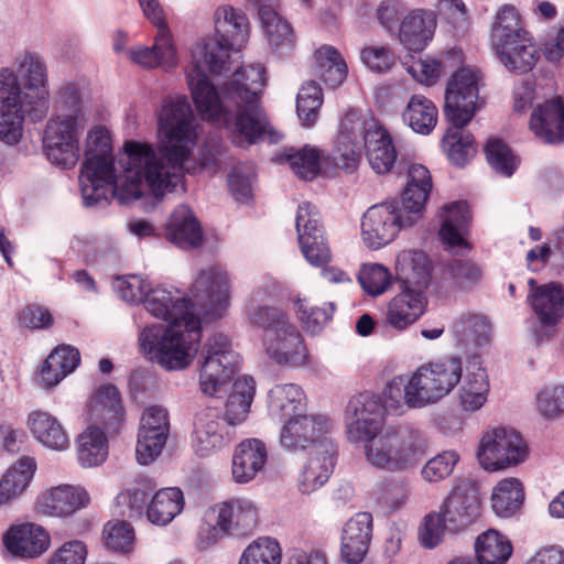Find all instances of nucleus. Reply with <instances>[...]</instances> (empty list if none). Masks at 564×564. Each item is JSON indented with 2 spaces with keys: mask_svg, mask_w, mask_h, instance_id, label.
I'll use <instances>...</instances> for the list:
<instances>
[{
  "mask_svg": "<svg viewBox=\"0 0 564 564\" xmlns=\"http://www.w3.org/2000/svg\"><path fill=\"white\" fill-rule=\"evenodd\" d=\"M193 121L186 97H180L165 102L159 113L158 151L162 159L151 144L134 140L126 141L118 154V174L113 156H86L79 176L85 204H108L116 193L122 200L138 199L143 182L156 198L175 191L184 177V163L196 145Z\"/></svg>",
  "mask_w": 564,
  "mask_h": 564,
  "instance_id": "f257e3e1",
  "label": "nucleus"
},
{
  "mask_svg": "<svg viewBox=\"0 0 564 564\" xmlns=\"http://www.w3.org/2000/svg\"><path fill=\"white\" fill-rule=\"evenodd\" d=\"M143 303L147 311L170 325L144 327L139 335L141 351L166 370L188 367L202 339L200 319L192 312V301L155 288L149 290Z\"/></svg>",
  "mask_w": 564,
  "mask_h": 564,
  "instance_id": "f03ea898",
  "label": "nucleus"
},
{
  "mask_svg": "<svg viewBox=\"0 0 564 564\" xmlns=\"http://www.w3.org/2000/svg\"><path fill=\"white\" fill-rule=\"evenodd\" d=\"M19 73L23 95L14 72L0 69V140L9 145L22 138L25 115L41 120L48 109V79L43 58L37 53H26L19 64Z\"/></svg>",
  "mask_w": 564,
  "mask_h": 564,
  "instance_id": "7ed1b4c3",
  "label": "nucleus"
},
{
  "mask_svg": "<svg viewBox=\"0 0 564 564\" xmlns=\"http://www.w3.org/2000/svg\"><path fill=\"white\" fill-rule=\"evenodd\" d=\"M362 145L367 161L377 174L392 172L398 152L388 129L376 118L350 110L340 120L329 159L335 167L352 173L359 165Z\"/></svg>",
  "mask_w": 564,
  "mask_h": 564,
  "instance_id": "20e7f679",
  "label": "nucleus"
},
{
  "mask_svg": "<svg viewBox=\"0 0 564 564\" xmlns=\"http://www.w3.org/2000/svg\"><path fill=\"white\" fill-rule=\"evenodd\" d=\"M227 83L234 84L239 95L236 100L238 108L229 117L230 127L243 135H252L256 144L263 141L278 143L280 134L261 102V89L265 84L264 67L260 64L242 66Z\"/></svg>",
  "mask_w": 564,
  "mask_h": 564,
  "instance_id": "39448f33",
  "label": "nucleus"
},
{
  "mask_svg": "<svg viewBox=\"0 0 564 564\" xmlns=\"http://www.w3.org/2000/svg\"><path fill=\"white\" fill-rule=\"evenodd\" d=\"M187 83L195 108L204 121L221 128L228 140L237 148L248 149L256 145L252 135L238 132L229 124L230 113L238 108L237 94L234 84L227 82L217 90L199 65H194L187 73Z\"/></svg>",
  "mask_w": 564,
  "mask_h": 564,
  "instance_id": "423d86ee",
  "label": "nucleus"
},
{
  "mask_svg": "<svg viewBox=\"0 0 564 564\" xmlns=\"http://www.w3.org/2000/svg\"><path fill=\"white\" fill-rule=\"evenodd\" d=\"M90 419L101 427H88L78 438V460L84 467L101 464L108 454L105 433H117L123 422V408L115 384L101 386L90 405Z\"/></svg>",
  "mask_w": 564,
  "mask_h": 564,
  "instance_id": "0eeeda50",
  "label": "nucleus"
},
{
  "mask_svg": "<svg viewBox=\"0 0 564 564\" xmlns=\"http://www.w3.org/2000/svg\"><path fill=\"white\" fill-rule=\"evenodd\" d=\"M365 441V454L370 465L388 471H402L424 454L425 443L416 430L397 427L375 433Z\"/></svg>",
  "mask_w": 564,
  "mask_h": 564,
  "instance_id": "6e6552de",
  "label": "nucleus"
},
{
  "mask_svg": "<svg viewBox=\"0 0 564 564\" xmlns=\"http://www.w3.org/2000/svg\"><path fill=\"white\" fill-rule=\"evenodd\" d=\"M214 20L215 36L204 43L202 52L208 70L220 75L230 70V52L248 41L250 24L247 15L231 6L217 8Z\"/></svg>",
  "mask_w": 564,
  "mask_h": 564,
  "instance_id": "1a4fd4ad",
  "label": "nucleus"
},
{
  "mask_svg": "<svg viewBox=\"0 0 564 564\" xmlns=\"http://www.w3.org/2000/svg\"><path fill=\"white\" fill-rule=\"evenodd\" d=\"M208 529H202L200 539L208 545L224 536L246 538L258 527L259 514L256 506L242 498H234L213 506L206 513Z\"/></svg>",
  "mask_w": 564,
  "mask_h": 564,
  "instance_id": "9d476101",
  "label": "nucleus"
},
{
  "mask_svg": "<svg viewBox=\"0 0 564 564\" xmlns=\"http://www.w3.org/2000/svg\"><path fill=\"white\" fill-rule=\"evenodd\" d=\"M202 357L200 390L206 395H217L238 371L240 357L232 349L230 339L224 334H215L207 339Z\"/></svg>",
  "mask_w": 564,
  "mask_h": 564,
  "instance_id": "9b49d317",
  "label": "nucleus"
},
{
  "mask_svg": "<svg viewBox=\"0 0 564 564\" xmlns=\"http://www.w3.org/2000/svg\"><path fill=\"white\" fill-rule=\"evenodd\" d=\"M333 422L324 414L301 413L284 421L279 435L280 446L289 453H303L334 443L329 437Z\"/></svg>",
  "mask_w": 564,
  "mask_h": 564,
  "instance_id": "f8f14e48",
  "label": "nucleus"
},
{
  "mask_svg": "<svg viewBox=\"0 0 564 564\" xmlns=\"http://www.w3.org/2000/svg\"><path fill=\"white\" fill-rule=\"evenodd\" d=\"M482 79L476 67L463 66L447 80L444 116L447 121L468 124L478 110L479 83Z\"/></svg>",
  "mask_w": 564,
  "mask_h": 564,
  "instance_id": "ddd939ff",
  "label": "nucleus"
},
{
  "mask_svg": "<svg viewBox=\"0 0 564 564\" xmlns=\"http://www.w3.org/2000/svg\"><path fill=\"white\" fill-rule=\"evenodd\" d=\"M398 202L373 205L364 214L361 220L362 240L367 247L378 250L391 242L403 229L411 227L415 217Z\"/></svg>",
  "mask_w": 564,
  "mask_h": 564,
  "instance_id": "4468645a",
  "label": "nucleus"
},
{
  "mask_svg": "<svg viewBox=\"0 0 564 564\" xmlns=\"http://www.w3.org/2000/svg\"><path fill=\"white\" fill-rule=\"evenodd\" d=\"M84 121L75 116L51 118L44 131L43 144L47 159L57 166L72 169L79 160V137Z\"/></svg>",
  "mask_w": 564,
  "mask_h": 564,
  "instance_id": "2eb2a0df",
  "label": "nucleus"
},
{
  "mask_svg": "<svg viewBox=\"0 0 564 564\" xmlns=\"http://www.w3.org/2000/svg\"><path fill=\"white\" fill-rule=\"evenodd\" d=\"M525 456L527 446L520 433L506 427L485 433L477 452L479 464L488 471L517 466Z\"/></svg>",
  "mask_w": 564,
  "mask_h": 564,
  "instance_id": "dca6fc26",
  "label": "nucleus"
},
{
  "mask_svg": "<svg viewBox=\"0 0 564 564\" xmlns=\"http://www.w3.org/2000/svg\"><path fill=\"white\" fill-rule=\"evenodd\" d=\"M230 279L226 270L212 265L202 270L192 284V302L206 319H218L230 305Z\"/></svg>",
  "mask_w": 564,
  "mask_h": 564,
  "instance_id": "f3484780",
  "label": "nucleus"
},
{
  "mask_svg": "<svg viewBox=\"0 0 564 564\" xmlns=\"http://www.w3.org/2000/svg\"><path fill=\"white\" fill-rule=\"evenodd\" d=\"M299 243L305 259L315 267L330 261L332 254L316 206L305 202L299 205L295 218Z\"/></svg>",
  "mask_w": 564,
  "mask_h": 564,
  "instance_id": "a211bd4d",
  "label": "nucleus"
},
{
  "mask_svg": "<svg viewBox=\"0 0 564 564\" xmlns=\"http://www.w3.org/2000/svg\"><path fill=\"white\" fill-rule=\"evenodd\" d=\"M424 406L447 395L460 381V358L452 357L420 367L414 372Z\"/></svg>",
  "mask_w": 564,
  "mask_h": 564,
  "instance_id": "6ab92c4d",
  "label": "nucleus"
},
{
  "mask_svg": "<svg viewBox=\"0 0 564 564\" xmlns=\"http://www.w3.org/2000/svg\"><path fill=\"white\" fill-rule=\"evenodd\" d=\"M170 433V417L166 409L152 405L144 410L138 440L135 457L139 464L149 465L155 460L163 451Z\"/></svg>",
  "mask_w": 564,
  "mask_h": 564,
  "instance_id": "aec40b11",
  "label": "nucleus"
},
{
  "mask_svg": "<svg viewBox=\"0 0 564 564\" xmlns=\"http://www.w3.org/2000/svg\"><path fill=\"white\" fill-rule=\"evenodd\" d=\"M481 500L474 484L460 480L455 484L443 501L440 512L447 530L459 532L473 524L480 516Z\"/></svg>",
  "mask_w": 564,
  "mask_h": 564,
  "instance_id": "412c9836",
  "label": "nucleus"
},
{
  "mask_svg": "<svg viewBox=\"0 0 564 564\" xmlns=\"http://www.w3.org/2000/svg\"><path fill=\"white\" fill-rule=\"evenodd\" d=\"M347 409L354 415L348 432L356 434L357 441L379 432L386 413L390 412L380 395L368 391L354 397Z\"/></svg>",
  "mask_w": 564,
  "mask_h": 564,
  "instance_id": "4be33fe9",
  "label": "nucleus"
},
{
  "mask_svg": "<svg viewBox=\"0 0 564 564\" xmlns=\"http://www.w3.org/2000/svg\"><path fill=\"white\" fill-rule=\"evenodd\" d=\"M4 550L13 558H36L50 546L48 532L35 523L12 524L3 534Z\"/></svg>",
  "mask_w": 564,
  "mask_h": 564,
  "instance_id": "5701e85b",
  "label": "nucleus"
},
{
  "mask_svg": "<svg viewBox=\"0 0 564 564\" xmlns=\"http://www.w3.org/2000/svg\"><path fill=\"white\" fill-rule=\"evenodd\" d=\"M442 224L438 230V238L446 250L455 249L471 250V245L466 236L471 226V213L469 205L465 200L452 202L445 204L438 214Z\"/></svg>",
  "mask_w": 564,
  "mask_h": 564,
  "instance_id": "b1692460",
  "label": "nucleus"
},
{
  "mask_svg": "<svg viewBox=\"0 0 564 564\" xmlns=\"http://www.w3.org/2000/svg\"><path fill=\"white\" fill-rule=\"evenodd\" d=\"M529 302L541 325L547 328L543 333L535 330L539 345L544 338H550L564 315V290L553 283L539 286L529 295Z\"/></svg>",
  "mask_w": 564,
  "mask_h": 564,
  "instance_id": "393cba45",
  "label": "nucleus"
},
{
  "mask_svg": "<svg viewBox=\"0 0 564 564\" xmlns=\"http://www.w3.org/2000/svg\"><path fill=\"white\" fill-rule=\"evenodd\" d=\"M530 130L544 143L564 142V101L554 97L539 105L530 117Z\"/></svg>",
  "mask_w": 564,
  "mask_h": 564,
  "instance_id": "a878e982",
  "label": "nucleus"
},
{
  "mask_svg": "<svg viewBox=\"0 0 564 564\" xmlns=\"http://www.w3.org/2000/svg\"><path fill=\"white\" fill-rule=\"evenodd\" d=\"M427 297L423 291L405 286L392 297L387 307L386 323L397 330L414 324L426 311Z\"/></svg>",
  "mask_w": 564,
  "mask_h": 564,
  "instance_id": "bb28decb",
  "label": "nucleus"
},
{
  "mask_svg": "<svg viewBox=\"0 0 564 564\" xmlns=\"http://www.w3.org/2000/svg\"><path fill=\"white\" fill-rule=\"evenodd\" d=\"M372 514L358 512L345 524L341 534V555L348 564H359L366 556L372 535Z\"/></svg>",
  "mask_w": 564,
  "mask_h": 564,
  "instance_id": "cd10ccee",
  "label": "nucleus"
},
{
  "mask_svg": "<svg viewBox=\"0 0 564 564\" xmlns=\"http://www.w3.org/2000/svg\"><path fill=\"white\" fill-rule=\"evenodd\" d=\"M90 497L82 488L72 485H61L44 492L39 499L43 513L53 517H68L89 505Z\"/></svg>",
  "mask_w": 564,
  "mask_h": 564,
  "instance_id": "c85d7f7f",
  "label": "nucleus"
},
{
  "mask_svg": "<svg viewBox=\"0 0 564 564\" xmlns=\"http://www.w3.org/2000/svg\"><path fill=\"white\" fill-rule=\"evenodd\" d=\"M268 459L265 444L258 438L240 442L232 455L231 473L236 482L247 484L261 471Z\"/></svg>",
  "mask_w": 564,
  "mask_h": 564,
  "instance_id": "c756f323",
  "label": "nucleus"
},
{
  "mask_svg": "<svg viewBox=\"0 0 564 564\" xmlns=\"http://www.w3.org/2000/svg\"><path fill=\"white\" fill-rule=\"evenodd\" d=\"M267 355L278 365L300 367L307 360L304 339L295 325L263 344Z\"/></svg>",
  "mask_w": 564,
  "mask_h": 564,
  "instance_id": "7c9ffc66",
  "label": "nucleus"
},
{
  "mask_svg": "<svg viewBox=\"0 0 564 564\" xmlns=\"http://www.w3.org/2000/svg\"><path fill=\"white\" fill-rule=\"evenodd\" d=\"M337 455V445L326 443V447L313 451L299 479V489L310 494L322 487L333 473Z\"/></svg>",
  "mask_w": 564,
  "mask_h": 564,
  "instance_id": "2f4dec72",
  "label": "nucleus"
},
{
  "mask_svg": "<svg viewBox=\"0 0 564 564\" xmlns=\"http://www.w3.org/2000/svg\"><path fill=\"white\" fill-rule=\"evenodd\" d=\"M194 447L199 456H208L225 445L221 415L217 408H205L194 421Z\"/></svg>",
  "mask_w": 564,
  "mask_h": 564,
  "instance_id": "473e14b6",
  "label": "nucleus"
},
{
  "mask_svg": "<svg viewBox=\"0 0 564 564\" xmlns=\"http://www.w3.org/2000/svg\"><path fill=\"white\" fill-rule=\"evenodd\" d=\"M433 262L422 250H403L395 259L397 279L405 286L426 288L430 284Z\"/></svg>",
  "mask_w": 564,
  "mask_h": 564,
  "instance_id": "72a5a7b5",
  "label": "nucleus"
},
{
  "mask_svg": "<svg viewBox=\"0 0 564 564\" xmlns=\"http://www.w3.org/2000/svg\"><path fill=\"white\" fill-rule=\"evenodd\" d=\"M436 21L432 13L422 10L412 11L400 24L399 39L411 52H421L432 40Z\"/></svg>",
  "mask_w": 564,
  "mask_h": 564,
  "instance_id": "f704fd0d",
  "label": "nucleus"
},
{
  "mask_svg": "<svg viewBox=\"0 0 564 564\" xmlns=\"http://www.w3.org/2000/svg\"><path fill=\"white\" fill-rule=\"evenodd\" d=\"M167 239L181 248L192 249L203 241L200 224L186 206H178L170 217L166 228Z\"/></svg>",
  "mask_w": 564,
  "mask_h": 564,
  "instance_id": "c9c22d12",
  "label": "nucleus"
},
{
  "mask_svg": "<svg viewBox=\"0 0 564 564\" xmlns=\"http://www.w3.org/2000/svg\"><path fill=\"white\" fill-rule=\"evenodd\" d=\"M80 362L78 349L68 346H57L45 359L40 371V383L52 388L72 373Z\"/></svg>",
  "mask_w": 564,
  "mask_h": 564,
  "instance_id": "e433bc0d",
  "label": "nucleus"
},
{
  "mask_svg": "<svg viewBox=\"0 0 564 564\" xmlns=\"http://www.w3.org/2000/svg\"><path fill=\"white\" fill-rule=\"evenodd\" d=\"M306 406L303 389L295 383L275 384L268 393V409L272 416L288 420L301 414Z\"/></svg>",
  "mask_w": 564,
  "mask_h": 564,
  "instance_id": "4c0bfd02",
  "label": "nucleus"
},
{
  "mask_svg": "<svg viewBox=\"0 0 564 564\" xmlns=\"http://www.w3.org/2000/svg\"><path fill=\"white\" fill-rule=\"evenodd\" d=\"M448 122L451 126L446 129L442 139L443 151L452 164L464 167L477 152L475 138L464 130L467 124L456 121Z\"/></svg>",
  "mask_w": 564,
  "mask_h": 564,
  "instance_id": "58836bf2",
  "label": "nucleus"
},
{
  "mask_svg": "<svg viewBox=\"0 0 564 564\" xmlns=\"http://www.w3.org/2000/svg\"><path fill=\"white\" fill-rule=\"evenodd\" d=\"M432 176L422 164H411L408 169V182L402 193V207L416 215L422 212L432 191Z\"/></svg>",
  "mask_w": 564,
  "mask_h": 564,
  "instance_id": "ea45409f",
  "label": "nucleus"
},
{
  "mask_svg": "<svg viewBox=\"0 0 564 564\" xmlns=\"http://www.w3.org/2000/svg\"><path fill=\"white\" fill-rule=\"evenodd\" d=\"M252 327L262 330V344L273 339L294 324L289 314L278 306L256 305L247 311Z\"/></svg>",
  "mask_w": 564,
  "mask_h": 564,
  "instance_id": "a19ab883",
  "label": "nucleus"
},
{
  "mask_svg": "<svg viewBox=\"0 0 564 564\" xmlns=\"http://www.w3.org/2000/svg\"><path fill=\"white\" fill-rule=\"evenodd\" d=\"M497 53L502 65L517 74L530 72L540 58L539 50L530 35L498 48Z\"/></svg>",
  "mask_w": 564,
  "mask_h": 564,
  "instance_id": "79ce46f5",
  "label": "nucleus"
},
{
  "mask_svg": "<svg viewBox=\"0 0 564 564\" xmlns=\"http://www.w3.org/2000/svg\"><path fill=\"white\" fill-rule=\"evenodd\" d=\"M383 394V402L389 411L397 412L404 404L410 409L424 406L414 372L410 377L401 375L392 378L387 383Z\"/></svg>",
  "mask_w": 564,
  "mask_h": 564,
  "instance_id": "37998d69",
  "label": "nucleus"
},
{
  "mask_svg": "<svg viewBox=\"0 0 564 564\" xmlns=\"http://www.w3.org/2000/svg\"><path fill=\"white\" fill-rule=\"evenodd\" d=\"M131 58L134 63L149 68L174 66L176 64V53L169 28L158 30L153 46L132 51Z\"/></svg>",
  "mask_w": 564,
  "mask_h": 564,
  "instance_id": "c03bdc74",
  "label": "nucleus"
},
{
  "mask_svg": "<svg viewBox=\"0 0 564 564\" xmlns=\"http://www.w3.org/2000/svg\"><path fill=\"white\" fill-rule=\"evenodd\" d=\"M314 75L330 87L337 88L347 77L348 67L340 53L330 45H324L314 53Z\"/></svg>",
  "mask_w": 564,
  "mask_h": 564,
  "instance_id": "a18cd8bd",
  "label": "nucleus"
},
{
  "mask_svg": "<svg viewBox=\"0 0 564 564\" xmlns=\"http://www.w3.org/2000/svg\"><path fill=\"white\" fill-rule=\"evenodd\" d=\"M29 427L34 437L48 448L63 451L69 438L59 421L47 412L34 411L29 415Z\"/></svg>",
  "mask_w": 564,
  "mask_h": 564,
  "instance_id": "49530a36",
  "label": "nucleus"
},
{
  "mask_svg": "<svg viewBox=\"0 0 564 564\" xmlns=\"http://www.w3.org/2000/svg\"><path fill=\"white\" fill-rule=\"evenodd\" d=\"M36 470V462L29 456L21 457L0 479V505L19 497L30 485Z\"/></svg>",
  "mask_w": 564,
  "mask_h": 564,
  "instance_id": "de8ad7c7",
  "label": "nucleus"
},
{
  "mask_svg": "<svg viewBox=\"0 0 564 564\" xmlns=\"http://www.w3.org/2000/svg\"><path fill=\"white\" fill-rule=\"evenodd\" d=\"M403 121L416 133L427 135L437 124L438 110L424 95H413L402 113Z\"/></svg>",
  "mask_w": 564,
  "mask_h": 564,
  "instance_id": "09e8293b",
  "label": "nucleus"
},
{
  "mask_svg": "<svg viewBox=\"0 0 564 564\" xmlns=\"http://www.w3.org/2000/svg\"><path fill=\"white\" fill-rule=\"evenodd\" d=\"M254 393L256 381L251 376L237 378L226 402L224 420L230 425L243 422L250 411Z\"/></svg>",
  "mask_w": 564,
  "mask_h": 564,
  "instance_id": "8fccbe9b",
  "label": "nucleus"
},
{
  "mask_svg": "<svg viewBox=\"0 0 564 564\" xmlns=\"http://www.w3.org/2000/svg\"><path fill=\"white\" fill-rule=\"evenodd\" d=\"M184 508V496L180 488H163L158 490L147 508V517L156 525H166Z\"/></svg>",
  "mask_w": 564,
  "mask_h": 564,
  "instance_id": "3c124183",
  "label": "nucleus"
},
{
  "mask_svg": "<svg viewBox=\"0 0 564 564\" xmlns=\"http://www.w3.org/2000/svg\"><path fill=\"white\" fill-rule=\"evenodd\" d=\"M330 155L332 151L325 155L321 150L308 144L299 150L286 149L283 153L294 174L305 181H312L319 174L322 160L334 165L329 159Z\"/></svg>",
  "mask_w": 564,
  "mask_h": 564,
  "instance_id": "603ef678",
  "label": "nucleus"
},
{
  "mask_svg": "<svg viewBox=\"0 0 564 564\" xmlns=\"http://www.w3.org/2000/svg\"><path fill=\"white\" fill-rule=\"evenodd\" d=\"M524 501L522 482L514 477L500 480L492 489L491 507L499 517H512Z\"/></svg>",
  "mask_w": 564,
  "mask_h": 564,
  "instance_id": "864d4df0",
  "label": "nucleus"
},
{
  "mask_svg": "<svg viewBox=\"0 0 564 564\" xmlns=\"http://www.w3.org/2000/svg\"><path fill=\"white\" fill-rule=\"evenodd\" d=\"M259 17L269 44L279 54L291 51L295 41L291 24L284 20L274 9H260Z\"/></svg>",
  "mask_w": 564,
  "mask_h": 564,
  "instance_id": "5fc2aeb1",
  "label": "nucleus"
},
{
  "mask_svg": "<svg viewBox=\"0 0 564 564\" xmlns=\"http://www.w3.org/2000/svg\"><path fill=\"white\" fill-rule=\"evenodd\" d=\"M512 551L509 539L496 530L481 533L475 542L478 564H505Z\"/></svg>",
  "mask_w": 564,
  "mask_h": 564,
  "instance_id": "6e6d98bb",
  "label": "nucleus"
},
{
  "mask_svg": "<svg viewBox=\"0 0 564 564\" xmlns=\"http://www.w3.org/2000/svg\"><path fill=\"white\" fill-rule=\"evenodd\" d=\"M154 488L155 485L150 478L139 477L126 490L119 492L116 503L122 508L121 516L130 519L141 517Z\"/></svg>",
  "mask_w": 564,
  "mask_h": 564,
  "instance_id": "4d7b16f0",
  "label": "nucleus"
},
{
  "mask_svg": "<svg viewBox=\"0 0 564 564\" xmlns=\"http://www.w3.org/2000/svg\"><path fill=\"white\" fill-rule=\"evenodd\" d=\"M529 35V32L521 25L520 14L517 9L513 6L505 4L498 11L492 28V40L496 50Z\"/></svg>",
  "mask_w": 564,
  "mask_h": 564,
  "instance_id": "13d9d810",
  "label": "nucleus"
},
{
  "mask_svg": "<svg viewBox=\"0 0 564 564\" xmlns=\"http://www.w3.org/2000/svg\"><path fill=\"white\" fill-rule=\"evenodd\" d=\"M475 370L468 371L463 386L459 389L460 405L465 411L474 412L479 410L487 401L489 382L486 370L480 367L479 361Z\"/></svg>",
  "mask_w": 564,
  "mask_h": 564,
  "instance_id": "bf43d9fd",
  "label": "nucleus"
},
{
  "mask_svg": "<svg viewBox=\"0 0 564 564\" xmlns=\"http://www.w3.org/2000/svg\"><path fill=\"white\" fill-rule=\"evenodd\" d=\"M322 105L321 86L314 80L303 84L296 96V112L304 127L310 128L315 124Z\"/></svg>",
  "mask_w": 564,
  "mask_h": 564,
  "instance_id": "052dcab7",
  "label": "nucleus"
},
{
  "mask_svg": "<svg viewBox=\"0 0 564 564\" xmlns=\"http://www.w3.org/2000/svg\"><path fill=\"white\" fill-rule=\"evenodd\" d=\"M282 551L272 538H259L247 546L238 564H280Z\"/></svg>",
  "mask_w": 564,
  "mask_h": 564,
  "instance_id": "680f3d73",
  "label": "nucleus"
},
{
  "mask_svg": "<svg viewBox=\"0 0 564 564\" xmlns=\"http://www.w3.org/2000/svg\"><path fill=\"white\" fill-rule=\"evenodd\" d=\"M489 165L503 176H511L518 167V159L500 139L489 140L485 147Z\"/></svg>",
  "mask_w": 564,
  "mask_h": 564,
  "instance_id": "e2e57ef3",
  "label": "nucleus"
},
{
  "mask_svg": "<svg viewBox=\"0 0 564 564\" xmlns=\"http://www.w3.org/2000/svg\"><path fill=\"white\" fill-rule=\"evenodd\" d=\"M358 282L366 293L378 296L392 284V275L384 265L369 263L361 267L358 273Z\"/></svg>",
  "mask_w": 564,
  "mask_h": 564,
  "instance_id": "0e129e2a",
  "label": "nucleus"
},
{
  "mask_svg": "<svg viewBox=\"0 0 564 564\" xmlns=\"http://www.w3.org/2000/svg\"><path fill=\"white\" fill-rule=\"evenodd\" d=\"M102 541L108 550L128 553L132 550L134 530L126 521H109L104 527Z\"/></svg>",
  "mask_w": 564,
  "mask_h": 564,
  "instance_id": "69168bd1",
  "label": "nucleus"
},
{
  "mask_svg": "<svg viewBox=\"0 0 564 564\" xmlns=\"http://www.w3.org/2000/svg\"><path fill=\"white\" fill-rule=\"evenodd\" d=\"M459 456L454 451H444L431 458L422 468V477L430 482H437L448 477L455 465L458 463Z\"/></svg>",
  "mask_w": 564,
  "mask_h": 564,
  "instance_id": "338daca9",
  "label": "nucleus"
},
{
  "mask_svg": "<svg viewBox=\"0 0 564 564\" xmlns=\"http://www.w3.org/2000/svg\"><path fill=\"white\" fill-rule=\"evenodd\" d=\"M447 530L444 517L441 512L426 514L419 528V541L422 546L433 549L442 541Z\"/></svg>",
  "mask_w": 564,
  "mask_h": 564,
  "instance_id": "774afa93",
  "label": "nucleus"
}]
</instances>
